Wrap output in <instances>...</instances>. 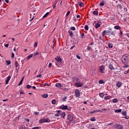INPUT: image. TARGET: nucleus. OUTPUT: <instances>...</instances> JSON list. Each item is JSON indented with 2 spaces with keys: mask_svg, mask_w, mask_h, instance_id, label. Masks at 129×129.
Masks as SVG:
<instances>
[{
  "mask_svg": "<svg viewBox=\"0 0 129 129\" xmlns=\"http://www.w3.org/2000/svg\"><path fill=\"white\" fill-rule=\"evenodd\" d=\"M121 62L123 64V68H128L129 55L124 54L121 57Z\"/></svg>",
  "mask_w": 129,
  "mask_h": 129,
  "instance_id": "1",
  "label": "nucleus"
},
{
  "mask_svg": "<svg viewBox=\"0 0 129 129\" xmlns=\"http://www.w3.org/2000/svg\"><path fill=\"white\" fill-rule=\"evenodd\" d=\"M114 33V31L111 32L110 30H104L103 32H102V36L104 37L105 35H108L109 37H114L115 36V33Z\"/></svg>",
  "mask_w": 129,
  "mask_h": 129,
  "instance_id": "2",
  "label": "nucleus"
},
{
  "mask_svg": "<svg viewBox=\"0 0 129 129\" xmlns=\"http://www.w3.org/2000/svg\"><path fill=\"white\" fill-rule=\"evenodd\" d=\"M114 128L117 129H123V126L119 124H116L114 125Z\"/></svg>",
  "mask_w": 129,
  "mask_h": 129,
  "instance_id": "3",
  "label": "nucleus"
},
{
  "mask_svg": "<svg viewBox=\"0 0 129 129\" xmlns=\"http://www.w3.org/2000/svg\"><path fill=\"white\" fill-rule=\"evenodd\" d=\"M75 93L76 97H79V96H80V92H79V90H75Z\"/></svg>",
  "mask_w": 129,
  "mask_h": 129,
  "instance_id": "4",
  "label": "nucleus"
},
{
  "mask_svg": "<svg viewBox=\"0 0 129 129\" xmlns=\"http://www.w3.org/2000/svg\"><path fill=\"white\" fill-rule=\"evenodd\" d=\"M73 118H74V117L71 115H68L67 117V119L69 120V121H72L73 120Z\"/></svg>",
  "mask_w": 129,
  "mask_h": 129,
  "instance_id": "5",
  "label": "nucleus"
},
{
  "mask_svg": "<svg viewBox=\"0 0 129 129\" xmlns=\"http://www.w3.org/2000/svg\"><path fill=\"white\" fill-rule=\"evenodd\" d=\"M114 70H115V72H120V70H121V68H120V67L117 66L116 68H114Z\"/></svg>",
  "mask_w": 129,
  "mask_h": 129,
  "instance_id": "6",
  "label": "nucleus"
},
{
  "mask_svg": "<svg viewBox=\"0 0 129 129\" xmlns=\"http://www.w3.org/2000/svg\"><path fill=\"white\" fill-rule=\"evenodd\" d=\"M75 85H76L77 87H82V86H83V83H81V82L76 83L75 84Z\"/></svg>",
  "mask_w": 129,
  "mask_h": 129,
  "instance_id": "7",
  "label": "nucleus"
},
{
  "mask_svg": "<svg viewBox=\"0 0 129 129\" xmlns=\"http://www.w3.org/2000/svg\"><path fill=\"white\" fill-rule=\"evenodd\" d=\"M103 70H104V66H101L100 67V73H104V72H103Z\"/></svg>",
  "mask_w": 129,
  "mask_h": 129,
  "instance_id": "8",
  "label": "nucleus"
},
{
  "mask_svg": "<svg viewBox=\"0 0 129 129\" xmlns=\"http://www.w3.org/2000/svg\"><path fill=\"white\" fill-rule=\"evenodd\" d=\"M55 59L56 60L57 62H62V59L59 56H56Z\"/></svg>",
  "mask_w": 129,
  "mask_h": 129,
  "instance_id": "9",
  "label": "nucleus"
},
{
  "mask_svg": "<svg viewBox=\"0 0 129 129\" xmlns=\"http://www.w3.org/2000/svg\"><path fill=\"white\" fill-rule=\"evenodd\" d=\"M60 107L61 109H63V110L68 109V106H64V105H62L61 106H60Z\"/></svg>",
  "mask_w": 129,
  "mask_h": 129,
  "instance_id": "10",
  "label": "nucleus"
},
{
  "mask_svg": "<svg viewBox=\"0 0 129 129\" xmlns=\"http://www.w3.org/2000/svg\"><path fill=\"white\" fill-rule=\"evenodd\" d=\"M59 115H60V116H61L62 117L64 118L65 117V116L66 115V114H65V112H62L60 111V112H59Z\"/></svg>",
  "mask_w": 129,
  "mask_h": 129,
  "instance_id": "11",
  "label": "nucleus"
},
{
  "mask_svg": "<svg viewBox=\"0 0 129 129\" xmlns=\"http://www.w3.org/2000/svg\"><path fill=\"white\" fill-rule=\"evenodd\" d=\"M69 34L71 38H73V36H74L73 32H72V31H71V30L69 31Z\"/></svg>",
  "mask_w": 129,
  "mask_h": 129,
  "instance_id": "12",
  "label": "nucleus"
},
{
  "mask_svg": "<svg viewBox=\"0 0 129 129\" xmlns=\"http://www.w3.org/2000/svg\"><path fill=\"white\" fill-rule=\"evenodd\" d=\"M78 5H79V7H81V8H83V7H84L83 3L81 2H78Z\"/></svg>",
  "mask_w": 129,
  "mask_h": 129,
  "instance_id": "13",
  "label": "nucleus"
},
{
  "mask_svg": "<svg viewBox=\"0 0 129 129\" xmlns=\"http://www.w3.org/2000/svg\"><path fill=\"white\" fill-rule=\"evenodd\" d=\"M121 85H122V83H121V82H118L116 84V86L118 88H119V87H120V86H121Z\"/></svg>",
  "mask_w": 129,
  "mask_h": 129,
  "instance_id": "14",
  "label": "nucleus"
},
{
  "mask_svg": "<svg viewBox=\"0 0 129 129\" xmlns=\"http://www.w3.org/2000/svg\"><path fill=\"white\" fill-rule=\"evenodd\" d=\"M114 29L115 30H120L121 28L119 25H116L114 27Z\"/></svg>",
  "mask_w": 129,
  "mask_h": 129,
  "instance_id": "15",
  "label": "nucleus"
},
{
  "mask_svg": "<svg viewBox=\"0 0 129 129\" xmlns=\"http://www.w3.org/2000/svg\"><path fill=\"white\" fill-rule=\"evenodd\" d=\"M109 68L110 70H114V68H113V66L111 64H109Z\"/></svg>",
  "mask_w": 129,
  "mask_h": 129,
  "instance_id": "16",
  "label": "nucleus"
},
{
  "mask_svg": "<svg viewBox=\"0 0 129 129\" xmlns=\"http://www.w3.org/2000/svg\"><path fill=\"white\" fill-rule=\"evenodd\" d=\"M100 27V24L96 23L95 25V29H98Z\"/></svg>",
  "mask_w": 129,
  "mask_h": 129,
  "instance_id": "17",
  "label": "nucleus"
},
{
  "mask_svg": "<svg viewBox=\"0 0 129 129\" xmlns=\"http://www.w3.org/2000/svg\"><path fill=\"white\" fill-rule=\"evenodd\" d=\"M60 112H61V110L57 111V113L55 114V116H59Z\"/></svg>",
  "mask_w": 129,
  "mask_h": 129,
  "instance_id": "18",
  "label": "nucleus"
},
{
  "mask_svg": "<svg viewBox=\"0 0 129 129\" xmlns=\"http://www.w3.org/2000/svg\"><path fill=\"white\" fill-rule=\"evenodd\" d=\"M51 103L53 105L56 104V103H57V100L56 99L52 100L51 101Z\"/></svg>",
  "mask_w": 129,
  "mask_h": 129,
  "instance_id": "19",
  "label": "nucleus"
},
{
  "mask_svg": "<svg viewBox=\"0 0 129 129\" xmlns=\"http://www.w3.org/2000/svg\"><path fill=\"white\" fill-rule=\"evenodd\" d=\"M24 80V77L22 79V80H21V81L19 82L18 85L19 86L22 85L23 84V81Z\"/></svg>",
  "mask_w": 129,
  "mask_h": 129,
  "instance_id": "20",
  "label": "nucleus"
},
{
  "mask_svg": "<svg viewBox=\"0 0 129 129\" xmlns=\"http://www.w3.org/2000/svg\"><path fill=\"white\" fill-rule=\"evenodd\" d=\"M44 122H50V119L49 118H44Z\"/></svg>",
  "mask_w": 129,
  "mask_h": 129,
  "instance_id": "21",
  "label": "nucleus"
},
{
  "mask_svg": "<svg viewBox=\"0 0 129 129\" xmlns=\"http://www.w3.org/2000/svg\"><path fill=\"white\" fill-rule=\"evenodd\" d=\"M42 96L43 97V98H47L48 97V95L47 94H44L42 95Z\"/></svg>",
  "mask_w": 129,
  "mask_h": 129,
  "instance_id": "22",
  "label": "nucleus"
},
{
  "mask_svg": "<svg viewBox=\"0 0 129 129\" xmlns=\"http://www.w3.org/2000/svg\"><path fill=\"white\" fill-rule=\"evenodd\" d=\"M33 57V54H30L27 57V60H30V58H32Z\"/></svg>",
  "mask_w": 129,
  "mask_h": 129,
  "instance_id": "23",
  "label": "nucleus"
},
{
  "mask_svg": "<svg viewBox=\"0 0 129 129\" xmlns=\"http://www.w3.org/2000/svg\"><path fill=\"white\" fill-rule=\"evenodd\" d=\"M112 101L114 103H115L116 102H118V100H117V98H115L113 99Z\"/></svg>",
  "mask_w": 129,
  "mask_h": 129,
  "instance_id": "24",
  "label": "nucleus"
},
{
  "mask_svg": "<svg viewBox=\"0 0 129 129\" xmlns=\"http://www.w3.org/2000/svg\"><path fill=\"white\" fill-rule=\"evenodd\" d=\"M39 122L40 123H43V122H45V119H41L39 120Z\"/></svg>",
  "mask_w": 129,
  "mask_h": 129,
  "instance_id": "25",
  "label": "nucleus"
},
{
  "mask_svg": "<svg viewBox=\"0 0 129 129\" xmlns=\"http://www.w3.org/2000/svg\"><path fill=\"white\" fill-rule=\"evenodd\" d=\"M6 65L7 66H9V65H10V64H11V60H6Z\"/></svg>",
  "mask_w": 129,
  "mask_h": 129,
  "instance_id": "26",
  "label": "nucleus"
},
{
  "mask_svg": "<svg viewBox=\"0 0 129 129\" xmlns=\"http://www.w3.org/2000/svg\"><path fill=\"white\" fill-rule=\"evenodd\" d=\"M55 86L56 87H61V84L59 83H57L55 84Z\"/></svg>",
  "mask_w": 129,
  "mask_h": 129,
  "instance_id": "27",
  "label": "nucleus"
},
{
  "mask_svg": "<svg viewBox=\"0 0 129 129\" xmlns=\"http://www.w3.org/2000/svg\"><path fill=\"white\" fill-rule=\"evenodd\" d=\"M115 112H116L117 113H118V112H121V109L115 110Z\"/></svg>",
  "mask_w": 129,
  "mask_h": 129,
  "instance_id": "28",
  "label": "nucleus"
},
{
  "mask_svg": "<svg viewBox=\"0 0 129 129\" xmlns=\"http://www.w3.org/2000/svg\"><path fill=\"white\" fill-rule=\"evenodd\" d=\"M108 47H109V48H113V44H112L111 43H109L108 44Z\"/></svg>",
  "mask_w": 129,
  "mask_h": 129,
  "instance_id": "29",
  "label": "nucleus"
},
{
  "mask_svg": "<svg viewBox=\"0 0 129 129\" xmlns=\"http://www.w3.org/2000/svg\"><path fill=\"white\" fill-rule=\"evenodd\" d=\"M93 15H95V16H98V11H94L93 12Z\"/></svg>",
  "mask_w": 129,
  "mask_h": 129,
  "instance_id": "30",
  "label": "nucleus"
},
{
  "mask_svg": "<svg viewBox=\"0 0 129 129\" xmlns=\"http://www.w3.org/2000/svg\"><path fill=\"white\" fill-rule=\"evenodd\" d=\"M49 14H50V13H49V12L46 13L44 15V16L43 17V18H46V17H47V16H49Z\"/></svg>",
  "mask_w": 129,
  "mask_h": 129,
  "instance_id": "31",
  "label": "nucleus"
},
{
  "mask_svg": "<svg viewBox=\"0 0 129 129\" xmlns=\"http://www.w3.org/2000/svg\"><path fill=\"white\" fill-rule=\"evenodd\" d=\"M117 8H118V9H119L120 10H121V9H122V7H121V5L120 4H118L117 6Z\"/></svg>",
  "mask_w": 129,
  "mask_h": 129,
  "instance_id": "32",
  "label": "nucleus"
},
{
  "mask_svg": "<svg viewBox=\"0 0 129 129\" xmlns=\"http://www.w3.org/2000/svg\"><path fill=\"white\" fill-rule=\"evenodd\" d=\"M98 112V110H93L92 111H91L90 112V114H92L93 113H95V112Z\"/></svg>",
  "mask_w": 129,
  "mask_h": 129,
  "instance_id": "33",
  "label": "nucleus"
},
{
  "mask_svg": "<svg viewBox=\"0 0 129 129\" xmlns=\"http://www.w3.org/2000/svg\"><path fill=\"white\" fill-rule=\"evenodd\" d=\"M91 121H95L96 119H95V117H93L90 119Z\"/></svg>",
  "mask_w": 129,
  "mask_h": 129,
  "instance_id": "34",
  "label": "nucleus"
},
{
  "mask_svg": "<svg viewBox=\"0 0 129 129\" xmlns=\"http://www.w3.org/2000/svg\"><path fill=\"white\" fill-rule=\"evenodd\" d=\"M99 84H103V83H104V81H103V80H100L99 81Z\"/></svg>",
  "mask_w": 129,
  "mask_h": 129,
  "instance_id": "35",
  "label": "nucleus"
},
{
  "mask_svg": "<svg viewBox=\"0 0 129 129\" xmlns=\"http://www.w3.org/2000/svg\"><path fill=\"white\" fill-rule=\"evenodd\" d=\"M100 97H103L104 96V93H101L99 94Z\"/></svg>",
  "mask_w": 129,
  "mask_h": 129,
  "instance_id": "36",
  "label": "nucleus"
},
{
  "mask_svg": "<svg viewBox=\"0 0 129 129\" xmlns=\"http://www.w3.org/2000/svg\"><path fill=\"white\" fill-rule=\"evenodd\" d=\"M85 30H86V31H88L89 30L88 25L85 26Z\"/></svg>",
  "mask_w": 129,
  "mask_h": 129,
  "instance_id": "37",
  "label": "nucleus"
},
{
  "mask_svg": "<svg viewBox=\"0 0 129 129\" xmlns=\"http://www.w3.org/2000/svg\"><path fill=\"white\" fill-rule=\"evenodd\" d=\"M15 66L16 68H18V67L19 66V63L17 61H15Z\"/></svg>",
  "mask_w": 129,
  "mask_h": 129,
  "instance_id": "38",
  "label": "nucleus"
},
{
  "mask_svg": "<svg viewBox=\"0 0 129 129\" xmlns=\"http://www.w3.org/2000/svg\"><path fill=\"white\" fill-rule=\"evenodd\" d=\"M122 115H126V111H123L122 112Z\"/></svg>",
  "mask_w": 129,
  "mask_h": 129,
  "instance_id": "39",
  "label": "nucleus"
},
{
  "mask_svg": "<svg viewBox=\"0 0 129 129\" xmlns=\"http://www.w3.org/2000/svg\"><path fill=\"white\" fill-rule=\"evenodd\" d=\"M78 81V80H79V79L78 78H73V81Z\"/></svg>",
  "mask_w": 129,
  "mask_h": 129,
  "instance_id": "40",
  "label": "nucleus"
},
{
  "mask_svg": "<svg viewBox=\"0 0 129 129\" xmlns=\"http://www.w3.org/2000/svg\"><path fill=\"white\" fill-rule=\"evenodd\" d=\"M77 58H78V59H79V60H80V59H81V57L79 55V54H77L76 55Z\"/></svg>",
  "mask_w": 129,
  "mask_h": 129,
  "instance_id": "41",
  "label": "nucleus"
},
{
  "mask_svg": "<svg viewBox=\"0 0 129 129\" xmlns=\"http://www.w3.org/2000/svg\"><path fill=\"white\" fill-rule=\"evenodd\" d=\"M20 129H26V127L24 125H22L20 126Z\"/></svg>",
  "mask_w": 129,
  "mask_h": 129,
  "instance_id": "42",
  "label": "nucleus"
},
{
  "mask_svg": "<svg viewBox=\"0 0 129 129\" xmlns=\"http://www.w3.org/2000/svg\"><path fill=\"white\" fill-rule=\"evenodd\" d=\"M109 98H110L109 96H106V97H104L105 100H107V99H109Z\"/></svg>",
  "mask_w": 129,
  "mask_h": 129,
  "instance_id": "43",
  "label": "nucleus"
},
{
  "mask_svg": "<svg viewBox=\"0 0 129 129\" xmlns=\"http://www.w3.org/2000/svg\"><path fill=\"white\" fill-rule=\"evenodd\" d=\"M66 99H67V97L65 96L62 98V101H66Z\"/></svg>",
  "mask_w": 129,
  "mask_h": 129,
  "instance_id": "44",
  "label": "nucleus"
},
{
  "mask_svg": "<svg viewBox=\"0 0 129 129\" xmlns=\"http://www.w3.org/2000/svg\"><path fill=\"white\" fill-rule=\"evenodd\" d=\"M11 78H12V76H10V75L8 77L7 79L10 81L11 80Z\"/></svg>",
  "mask_w": 129,
  "mask_h": 129,
  "instance_id": "45",
  "label": "nucleus"
},
{
  "mask_svg": "<svg viewBox=\"0 0 129 129\" xmlns=\"http://www.w3.org/2000/svg\"><path fill=\"white\" fill-rule=\"evenodd\" d=\"M71 30H72V31H75L76 29L74 27H71Z\"/></svg>",
  "mask_w": 129,
  "mask_h": 129,
  "instance_id": "46",
  "label": "nucleus"
},
{
  "mask_svg": "<svg viewBox=\"0 0 129 129\" xmlns=\"http://www.w3.org/2000/svg\"><path fill=\"white\" fill-rule=\"evenodd\" d=\"M100 7H102V6H104V3L101 2L100 3Z\"/></svg>",
  "mask_w": 129,
  "mask_h": 129,
  "instance_id": "47",
  "label": "nucleus"
},
{
  "mask_svg": "<svg viewBox=\"0 0 129 129\" xmlns=\"http://www.w3.org/2000/svg\"><path fill=\"white\" fill-rule=\"evenodd\" d=\"M87 50H88V51H89V50H91V46H88L87 48Z\"/></svg>",
  "mask_w": 129,
  "mask_h": 129,
  "instance_id": "48",
  "label": "nucleus"
},
{
  "mask_svg": "<svg viewBox=\"0 0 129 129\" xmlns=\"http://www.w3.org/2000/svg\"><path fill=\"white\" fill-rule=\"evenodd\" d=\"M70 11H68L66 14V17H68L69 16V15H70Z\"/></svg>",
  "mask_w": 129,
  "mask_h": 129,
  "instance_id": "49",
  "label": "nucleus"
},
{
  "mask_svg": "<svg viewBox=\"0 0 129 129\" xmlns=\"http://www.w3.org/2000/svg\"><path fill=\"white\" fill-rule=\"evenodd\" d=\"M38 46V42H35L34 43V47H37Z\"/></svg>",
  "mask_w": 129,
  "mask_h": 129,
  "instance_id": "50",
  "label": "nucleus"
},
{
  "mask_svg": "<svg viewBox=\"0 0 129 129\" xmlns=\"http://www.w3.org/2000/svg\"><path fill=\"white\" fill-rule=\"evenodd\" d=\"M39 113H40V112H35L34 113V114H35V115H38V114H39Z\"/></svg>",
  "mask_w": 129,
  "mask_h": 129,
  "instance_id": "51",
  "label": "nucleus"
},
{
  "mask_svg": "<svg viewBox=\"0 0 129 129\" xmlns=\"http://www.w3.org/2000/svg\"><path fill=\"white\" fill-rule=\"evenodd\" d=\"M42 76V75L39 74L37 76H36L35 77H36V78H39V77H41Z\"/></svg>",
  "mask_w": 129,
  "mask_h": 129,
  "instance_id": "52",
  "label": "nucleus"
},
{
  "mask_svg": "<svg viewBox=\"0 0 129 129\" xmlns=\"http://www.w3.org/2000/svg\"><path fill=\"white\" fill-rule=\"evenodd\" d=\"M128 72H129V70H127V71H125L124 72V74H127V73H128Z\"/></svg>",
  "mask_w": 129,
  "mask_h": 129,
  "instance_id": "53",
  "label": "nucleus"
},
{
  "mask_svg": "<svg viewBox=\"0 0 129 129\" xmlns=\"http://www.w3.org/2000/svg\"><path fill=\"white\" fill-rule=\"evenodd\" d=\"M39 52H36L34 53V56H37V55H39Z\"/></svg>",
  "mask_w": 129,
  "mask_h": 129,
  "instance_id": "54",
  "label": "nucleus"
},
{
  "mask_svg": "<svg viewBox=\"0 0 129 129\" xmlns=\"http://www.w3.org/2000/svg\"><path fill=\"white\" fill-rule=\"evenodd\" d=\"M9 81H9V80L6 79V85L9 84Z\"/></svg>",
  "mask_w": 129,
  "mask_h": 129,
  "instance_id": "55",
  "label": "nucleus"
},
{
  "mask_svg": "<svg viewBox=\"0 0 129 129\" xmlns=\"http://www.w3.org/2000/svg\"><path fill=\"white\" fill-rule=\"evenodd\" d=\"M31 86L28 85L27 86V89H30V88H31Z\"/></svg>",
  "mask_w": 129,
  "mask_h": 129,
  "instance_id": "56",
  "label": "nucleus"
},
{
  "mask_svg": "<svg viewBox=\"0 0 129 129\" xmlns=\"http://www.w3.org/2000/svg\"><path fill=\"white\" fill-rule=\"evenodd\" d=\"M14 57H15V53H14L13 52L12 53V58H14Z\"/></svg>",
  "mask_w": 129,
  "mask_h": 129,
  "instance_id": "57",
  "label": "nucleus"
},
{
  "mask_svg": "<svg viewBox=\"0 0 129 129\" xmlns=\"http://www.w3.org/2000/svg\"><path fill=\"white\" fill-rule=\"evenodd\" d=\"M9 44H6L5 45V47H6V48H8V47H9Z\"/></svg>",
  "mask_w": 129,
  "mask_h": 129,
  "instance_id": "58",
  "label": "nucleus"
},
{
  "mask_svg": "<svg viewBox=\"0 0 129 129\" xmlns=\"http://www.w3.org/2000/svg\"><path fill=\"white\" fill-rule=\"evenodd\" d=\"M51 66H52V63H49V66H48V67H49V68H51Z\"/></svg>",
  "mask_w": 129,
  "mask_h": 129,
  "instance_id": "59",
  "label": "nucleus"
},
{
  "mask_svg": "<svg viewBox=\"0 0 129 129\" xmlns=\"http://www.w3.org/2000/svg\"><path fill=\"white\" fill-rule=\"evenodd\" d=\"M111 124H113V122H110L107 124V125H111Z\"/></svg>",
  "mask_w": 129,
  "mask_h": 129,
  "instance_id": "60",
  "label": "nucleus"
},
{
  "mask_svg": "<svg viewBox=\"0 0 129 129\" xmlns=\"http://www.w3.org/2000/svg\"><path fill=\"white\" fill-rule=\"evenodd\" d=\"M84 36V33H82L81 36V38H83V37Z\"/></svg>",
  "mask_w": 129,
  "mask_h": 129,
  "instance_id": "61",
  "label": "nucleus"
},
{
  "mask_svg": "<svg viewBox=\"0 0 129 129\" xmlns=\"http://www.w3.org/2000/svg\"><path fill=\"white\" fill-rule=\"evenodd\" d=\"M43 86H49V84H45Z\"/></svg>",
  "mask_w": 129,
  "mask_h": 129,
  "instance_id": "62",
  "label": "nucleus"
},
{
  "mask_svg": "<svg viewBox=\"0 0 129 129\" xmlns=\"http://www.w3.org/2000/svg\"><path fill=\"white\" fill-rule=\"evenodd\" d=\"M20 94H24V92H23V91H21Z\"/></svg>",
  "mask_w": 129,
  "mask_h": 129,
  "instance_id": "63",
  "label": "nucleus"
},
{
  "mask_svg": "<svg viewBox=\"0 0 129 129\" xmlns=\"http://www.w3.org/2000/svg\"><path fill=\"white\" fill-rule=\"evenodd\" d=\"M127 37H128V38H129V33H127L126 34Z\"/></svg>",
  "mask_w": 129,
  "mask_h": 129,
  "instance_id": "64",
  "label": "nucleus"
}]
</instances>
